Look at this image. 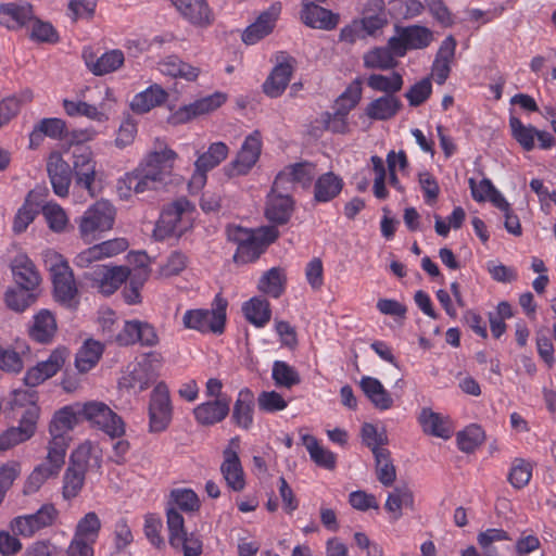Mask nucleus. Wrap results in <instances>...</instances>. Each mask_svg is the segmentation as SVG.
Masks as SVG:
<instances>
[{
  "mask_svg": "<svg viewBox=\"0 0 556 556\" xmlns=\"http://www.w3.org/2000/svg\"><path fill=\"white\" fill-rule=\"evenodd\" d=\"M31 18L33 10L28 3H7L0 7V24L9 29L20 28Z\"/></svg>",
  "mask_w": 556,
  "mask_h": 556,
  "instance_id": "72a5a7b5",
  "label": "nucleus"
},
{
  "mask_svg": "<svg viewBox=\"0 0 556 556\" xmlns=\"http://www.w3.org/2000/svg\"><path fill=\"white\" fill-rule=\"evenodd\" d=\"M167 527L169 531V544L177 548L182 536L186 535L187 532L185 530L184 517L175 507H169L167 509Z\"/></svg>",
  "mask_w": 556,
  "mask_h": 556,
  "instance_id": "0e129e2a",
  "label": "nucleus"
},
{
  "mask_svg": "<svg viewBox=\"0 0 556 556\" xmlns=\"http://www.w3.org/2000/svg\"><path fill=\"white\" fill-rule=\"evenodd\" d=\"M225 101L226 94L222 92H215L178 109L170 116V122L173 124L187 123L197 116L208 114L217 110L225 103Z\"/></svg>",
  "mask_w": 556,
  "mask_h": 556,
  "instance_id": "aec40b11",
  "label": "nucleus"
},
{
  "mask_svg": "<svg viewBox=\"0 0 556 556\" xmlns=\"http://www.w3.org/2000/svg\"><path fill=\"white\" fill-rule=\"evenodd\" d=\"M116 98L110 87H85L78 93L77 100L63 101V108L70 116H86L87 118L104 123L113 110Z\"/></svg>",
  "mask_w": 556,
  "mask_h": 556,
  "instance_id": "f03ea898",
  "label": "nucleus"
},
{
  "mask_svg": "<svg viewBox=\"0 0 556 556\" xmlns=\"http://www.w3.org/2000/svg\"><path fill=\"white\" fill-rule=\"evenodd\" d=\"M227 238L237 245L233 260L249 263L260 257L265 248L278 238V230L273 226L248 229L231 225L227 228Z\"/></svg>",
  "mask_w": 556,
  "mask_h": 556,
  "instance_id": "7ed1b4c3",
  "label": "nucleus"
},
{
  "mask_svg": "<svg viewBox=\"0 0 556 556\" xmlns=\"http://www.w3.org/2000/svg\"><path fill=\"white\" fill-rule=\"evenodd\" d=\"M67 355L66 349H55L46 361L39 362L26 371L25 384L34 388L53 377L63 367Z\"/></svg>",
  "mask_w": 556,
  "mask_h": 556,
  "instance_id": "a211bd4d",
  "label": "nucleus"
},
{
  "mask_svg": "<svg viewBox=\"0 0 556 556\" xmlns=\"http://www.w3.org/2000/svg\"><path fill=\"white\" fill-rule=\"evenodd\" d=\"M302 443L306 447L312 460L326 469H333L336 467V455L321 446L318 440L311 434L302 435Z\"/></svg>",
  "mask_w": 556,
  "mask_h": 556,
  "instance_id": "37998d69",
  "label": "nucleus"
},
{
  "mask_svg": "<svg viewBox=\"0 0 556 556\" xmlns=\"http://www.w3.org/2000/svg\"><path fill=\"white\" fill-rule=\"evenodd\" d=\"M11 269L17 286L36 289L40 276L26 254L18 253L11 262Z\"/></svg>",
  "mask_w": 556,
  "mask_h": 556,
  "instance_id": "c85d7f7f",
  "label": "nucleus"
},
{
  "mask_svg": "<svg viewBox=\"0 0 556 556\" xmlns=\"http://www.w3.org/2000/svg\"><path fill=\"white\" fill-rule=\"evenodd\" d=\"M292 72L291 60L279 62L265 80L263 85L264 92L271 98L279 97L287 88Z\"/></svg>",
  "mask_w": 556,
  "mask_h": 556,
  "instance_id": "7c9ffc66",
  "label": "nucleus"
},
{
  "mask_svg": "<svg viewBox=\"0 0 556 556\" xmlns=\"http://www.w3.org/2000/svg\"><path fill=\"white\" fill-rule=\"evenodd\" d=\"M172 504L176 509L194 511L200 507L198 495L190 489H176L170 493Z\"/></svg>",
  "mask_w": 556,
  "mask_h": 556,
  "instance_id": "69168bd1",
  "label": "nucleus"
},
{
  "mask_svg": "<svg viewBox=\"0 0 556 556\" xmlns=\"http://www.w3.org/2000/svg\"><path fill=\"white\" fill-rule=\"evenodd\" d=\"M418 421L425 433L442 439H448L453 433L452 424L448 418L434 413L430 408H424L420 412Z\"/></svg>",
  "mask_w": 556,
  "mask_h": 556,
  "instance_id": "2f4dec72",
  "label": "nucleus"
},
{
  "mask_svg": "<svg viewBox=\"0 0 556 556\" xmlns=\"http://www.w3.org/2000/svg\"><path fill=\"white\" fill-rule=\"evenodd\" d=\"M254 395L249 389H242L238 393L232 409V420L241 429L248 430L253 425Z\"/></svg>",
  "mask_w": 556,
  "mask_h": 556,
  "instance_id": "473e14b6",
  "label": "nucleus"
},
{
  "mask_svg": "<svg viewBox=\"0 0 556 556\" xmlns=\"http://www.w3.org/2000/svg\"><path fill=\"white\" fill-rule=\"evenodd\" d=\"M283 190H275L273 186L266 204V217L277 224H285L289 220L293 211V201Z\"/></svg>",
  "mask_w": 556,
  "mask_h": 556,
  "instance_id": "b1692460",
  "label": "nucleus"
},
{
  "mask_svg": "<svg viewBox=\"0 0 556 556\" xmlns=\"http://www.w3.org/2000/svg\"><path fill=\"white\" fill-rule=\"evenodd\" d=\"M240 439L235 437L230 439L227 447L223 452L224 460L220 465V472L229 489L240 492L245 486L243 468L238 455Z\"/></svg>",
  "mask_w": 556,
  "mask_h": 556,
  "instance_id": "2eb2a0df",
  "label": "nucleus"
},
{
  "mask_svg": "<svg viewBox=\"0 0 556 556\" xmlns=\"http://www.w3.org/2000/svg\"><path fill=\"white\" fill-rule=\"evenodd\" d=\"M510 540L508 533L503 529L490 528L477 535V543L482 556H501L495 543Z\"/></svg>",
  "mask_w": 556,
  "mask_h": 556,
  "instance_id": "8fccbe9b",
  "label": "nucleus"
},
{
  "mask_svg": "<svg viewBox=\"0 0 556 556\" xmlns=\"http://www.w3.org/2000/svg\"><path fill=\"white\" fill-rule=\"evenodd\" d=\"M261 151V134L255 130L244 139L236 159L224 167L225 174L229 177L247 175L258 161Z\"/></svg>",
  "mask_w": 556,
  "mask_h": 556,
  "instance_id": "ddd939ff",
  "label": "nucleus"
},
{
  "mask_svg": "<svg viewBox=\"0 0 556 556\" xmlns=\"http://www.w3.org/2000/svg\"><path fill=\"white\" fill-rule=\"evenodd\" d=\"M68 467L79 470L83 473H86L90 468H99L100 455L97 446L89 441L81 443L73 451Z\"/></svg>",
  "mask_w": 556,
  "mask_h": 556,
  "instance_id": "c9c22d12",
  "label": "nucleus"
},
{
  "mask_svg": "<svg viewBox=\"0 0 556 556\" xmlns=\"http://www.w3.org/2000/svg\"><path fill=\"white\" fill-rule=\"evenodd\" d=\"M31 195L33 191L29 192L25 203L18 208L14 217L13 231L15 233L25 231L38 214L37 205L30 201Z\"/></svg>",
  "mask_w": 556,
  "mask_h": 556,
  "instance_id": "680f3d73",
  "label": "nucleus"
},
{
  "mask_svg": "<svg viewBox=\"0 0 556 556\" xmlns=\"http://www.w3.org/2000/svg\"><path fill=\"white\" fill-rule=\"evenodd\" d=\"M45 257L52 273L56 300L66 306H75L77 288L68 263L60 253L52 250L47 251Z\"/></svg>",
  "mask_w": 556,
  "mask_h": 556,
  "instance_id": "0eeeda50",
  "label": "nucleus"
},
{
  "mask_svg": "<svg viewBox=\"0 0 556 556\" xmlns=\"http://www.w3.org/2000/svg\"><path fill=\"white\" fill-rule=\"evenodd\" d=\"M80 405V417L91 428L102 431L111 439H119L125 434L126 425L123 418L104 402L88 401Z\"/></svg>",
  "mask_w": 556,
  "mask_h": 556,
  "instance_id": "423d86ee",
  "label": "nucleus"
},
{
  "mask_svg": "<svg viewBox=\"0 0 556 556\" xmlns=\"http://www.w3.org/2000/svg\"><path fill=\"white\" fill-rule=\"evenodd\" d=\"M128 276L127 268L122 266L109 267L106 265H96L90 273L86 274V278L92 280L93 286L105 295L114 293Z\"/></svg>",
  "mask_w": 556,
  "mask_h": 556,
  "instance_id": "6ab92c4d",
  "label": "nucleus"
},
{
  "mask_svg": "<svg viewBox=\"0 0 556 556\" xmlns=\"http://www.w3.org/2000/svg\"><path fill=\"white\" fill-rule=\"evenodd\" d=\"M278 15L279 9L275 7L261 13L257 20L243 31L242 40L247 45H254L270 34L275 27Z\"/></svg>",
  "mask_w": 556,
  "mask_h": 556,
  "instance_id": "bb28decb",
  "label": "nucleus"
},
{
  "mask_svg": "<svg viewBox=\"0 0 556 556\" xmlns=\"http://www.w3.org/2000/svg\"><path fill=\"white\" fill-rule=\"evenodd\" d=\"M395 54L390 49L374 48L366 52L363 56L364 66L370 70H390L396 65Z\"/></svg>",
  "mask_w": 556,
  "mask_h": 556,
  "instance_id": "de8ad7c7",
  "label": "nucleus"
},
{
  "mask_svg": "<svg viewBox=\"0 0 556 556\" xmlns=\"http://www.w3.org/2000/svg\"><path fill=\"white\" fill-rule=\"evenodd\" d=\"M66 448L67 441L65 437L51 435L48 454L43 463H47L48 467L59 473L65 462Z\"/></svg>",
  "mask_w": 556,
  "mask_h": 556,
  "instance_id": "6e6d98bb",
  "label": "nucleus"
},
{
  "mask_svg": "<svg viewBox=\"0 0 556 556\" xmlns=\"http://www.w3.org/2000/svg\"><path fill=\"white\" fill-rule=\"evenodd\" d=\"M509 127L513 138L526 151H532L534 149L535 138L538 139L541 149H551L555 144V139L548 131L539 130L532 125H525L515 116H510Z\"/></svg>",
  "mask_w": 556,
  "mask_h": 556,
  "instance_id": "f3484780",
  "label": "nucleus"
},
{
  "mask_svg": "<svg viewBox=\"0 0 556 556\" xmlns=\"http://www.w3.org/2000/svg\"><path fill=\"white\" fill-rule=\"evenodd\" d=\"M188 265V256L180 252L174 251L169 254L166 262L159 269V277L169 278L179 275Z\"/></svg>",
  "mask_w": 556,
  "mask_h": 556,
  "instance_id": "338daca9",
  "label": "nucleus"
},
{
  "mask_svg": "<svg viewBox=\"0 0 556 556\" xmlns=\"http://www.w3.org/2000/svg\"><path fill=\"white\" fill-rule=\"evenodd\" d=\"M374 456L378 480L386 486L392 485L396 478V471L390 459L389 451L376 452Z\"/></svg>",
  "mask_w": 556,
  "mask_h": 556,
  "instance_id": "052dcab7",
  "label": "nucleus"
},
{
  "mask_svg": "<svg viewBox=\"0 0 556 556\" xmlns=\"http://www.w3.org/2000/svg\"><path fill=\"white\" fill-rule=\"evenodd\" d=\"M159 71L170 77H180L193 81L200 74V68L182 62L176 55H169L159 63Z\"/></svg>",
  "mask_w": 556,
  "mask_h": 556,
  "instance_id": "58836bf2",
  "label": "nucleus"
},
{
  "mask_svg": "<svg viewBox=\"0 0 556 556\" xmlns=\"http://www.w3.org/2000/svg\"><path fill=\"white\" fill-rule=\"evenodd\" d=\"M271 378L277 387L286 389H291L301 382L298 370L283 361L274 362Z\"/></svg>",
  "mask_w": 556,
  "mask_h": 556,
  "instance_id": "5fc2aeb1",
  "label": "nucleus"
},
{
  "mask_svg": "<svg viewBox=\"0 0 556 556\" xmlns=\"http://www.w3.org/2000/svg\"><path fill=\"white\" fill-rule=\"evenodd\" d=\"M531 477V465L523 459H515L508 475L510 484L516 489H521L529 483Z\"/></svg>",
  "mask_w": 556,
  "mask_h": 556,
  "instance_id": "774afa93",
  "label": "nucleus"
},
{
  "mask_svg": "<svg viewBox=\"0 0 556 556\" xmlns=\"http://www.w3.org/2000/svg\"><path fill=\"white\" fill-rule=\"evenodd\" d=\"M245 319L256 328H264L271 318L270 304L266 299L254 296L242 305Z\"/></svg>",
  "mask_w": 556,
  "mask_h": 556,
  "instance_id": "f704fd0d",
  "label": "nucleus"
},
{
  "mask_svg": "<svg viewBox=\"0 0 556 556\" xmlns=\"http://www.w3.org/2000/svg\"><path fill=\"white\" fill-rule=\"evenodd\" d=\"M103 353V345L94 340H87L76 354V368L87 372L93 368Z\"/></svg>",
  "mask_w": 556,
  "mask_h": 556,
  "instance_id": "c03bdc74",
  "label": "nucleus"
},
{
  "mask_svg": "<svg viewBox=\"0 0 556 556\" xmlns=\"http://www.w3.org/2000/svg\"><path fill=\"white\" fill-rule=\"evenodd\" d=\"M315 176L312 163H298L286 166L275 179V190L293 191L298 186L308 188Z\"/></svg>",
  "mask_w": 556,
  "mask_h": 556,
  "instance_id": "dca6fc26",
  "label": "nucleus"
},
{
  "mask_svg": "<svg viewBox=\"0 0 556 556\" xmlns=\"http://www.w3.org/2000/svg\"><path fill=\"white\" fill-rule=\"evenodd\" d=\"M83 59L87 68L96 76L117 71L125 61L124 53L118 49L110 50L101 56H97L90 48L84 49Z\"/></svg>",
  "mask_w": 556,
  "mask_h": 556,
  "instance_id": "412c9836",
  "label": "nucleus"
},
{
  "mask_svg": "<svg viewBox=\"0 0 556 556\" xmlns=\"http://www.w3.org/2000/svg\"><path fill=\"white\" fill-rule=\"evenodd\" d=\"M155 379V372L148 359L137 363L127 377L124 378L128 388L143 391Z\"/></svg>",
  "mask_w": 556,
  "mask_h": 556,
  "instance_id": "a18cd8bd",
  "label": "nucleus"
},
{
  "mask_svg": "<svg viewBox=\"0 0 556 556\" xmlns=\"http://www.w3.org/2000/svg\"><path fill=\"white\" fill-rule=\"evenodd\" d=\"M401 108L402 103L399 98L386 94L368 103L366 114L371 119L387 121L395 116Z\"/></svg>",
  "mask_w": 556,
  "mask_h": 556,
  "instance_id": "4c0bfd02",
  "label": "nucleus"
},
{
  "mask_svg": "<svg viewBox=\"0 0 556 556\" xmlns=\"http://www.w3.org/2000/svg\"><path fill=\"white\" fill-rule=\"evenodd\" d=\"M115 217L116 208L110 201H96L77 219L79 238L87 244L99 240L113 228Z\"/></svg>",
  "mask_w": 556,
  "mask_h": 556,
  "instance_id": "20e7f679",
  "label": "nucleus"
},
{
  "mask_svg": "<svg viewBox=\"0 0 556 556\" xmlns=\"http://www.w3.org/2000/svg\"><path fill=\"white\" fill-rule=\"evenodd\" d=\"M148 416L151 433L163 432L169 427L173 419V405L165 383L156 384L151 392Z\"/></svg>",
  "mask_w": 556,
  "mask_h": 556,
  "instance_id": "6e6552de",
  "label": "nucleus"
},
{
  "mask_svg": "<svg viewBox=\"0 0 556 556\" xmlns=\"http://www.w3.org/2000/svg\"><path fill=\"white\" fill-rule=\"evenodd\" d=\"M484 440V432L481 427L470 425L457 434L459 450L466 453L475 451Z\"/></svg>",
  "mask_w": 556,
  "mask_h": 556,
  "instance_id": "e2e57ef3",
  "label": "nucleus"
},
{
  "mask_svg": "<svg viewBox=\"0 0 556 556\" xmlns=\"http://www.w3.org/2000/svg\"><path fill=\"white\" fill-rule=\"evenodd\" d=\"M362 98V80L356 78L337 100L338 113L341 118L356 106Z\"/></svg>",
  "mask_w": 556,
  "mask_h": 556,
  "instance_id": "13d9d810",
  "label": "nucleus"
},
{
  "mask_svg": "<svg viewBox=\"0 0 556 556\" xmlns=\"http://www.w3.org/2000/svg\"><path fill=\"white\" fill-rule=\"evenodd\" d=\"M47 170L53 192L60 198L67 197L72 181V170L60 153L54 152L50 154Z\"/></svg>",
  "mask_w": 556,
  "mask_h": 556,
  "instance_id": "4be33fe9",
  "label": "nucleus"
},
{
  "mask_svg": "<svg viewBox=\"0 0 556 556\" xmlns=\"http://www.w3.org/2000/svg\"><path fill=\"white\" fill-rule=\"evenodd\" d=\"M384 507L392 515L393 520L400 519L403 508L413 509L414 507L413 492L408 488H395L388 495Z\"/></svg>",
  "mask_w": 556,
  "mask_h": 556,
  "instance_id": "49530a36",
  "label": "nucleus"
},
{
  "mask_svg": "<svg viewBox=\"0 0 556 556\" xmlns=\"http://www.w3.org/2000/svg\"><path fill=\"white\" fill-rule=\"evenodd\" d=\"M177 157V153L165 141L155 139L137 168L118 179L119 195L128 199L131 192L139 194L163 189L172 182Z\"/></svg>",
  "mask_w": 556,
  "mask_h": 556,
  "instance_id": "f257e3e1",
  "label": "nucleus"
},
{
  "mask_svg": "<svg viewBox=\"0 0 556 556\" xmlns=\"http://www.w3.org/2000/svg\"><path fill=\"white\" fill-rule=\"evenodd\" d=\"M80 403H76L56 410L49 425L50 435L65 437L68 431L73 430L80 417Z\"/></svg>",
  "mask_w": 556,
  "mask_h": 556,
  "instance_id": "c756f323",
  "label": "nucleus"
},
{
  "mask_svg": "<svg viewBox=\"0 0 556 556\" xmlns=\"http://www.w3.org/2000/svg\"><path fill=\"white\" fill-rule=\"evenodd\" d=\"M36 289L16 286L5 292L7 305L16 312H23L36 301Z\"/></svg>",
  "mask_w": 556,
  "mask_h": 556,
  "instance_id": "864d4df0",
  "label": "nucleus"
},
{
  "mask_svg": "<svg viewBox=\"0 0 556 556\" xmlns=\"http://www.w3.org/2000/svg\"><path fill=\"white\" fill-rule=\"evenodd\" d=\"M180 15L191 24L206 27L213 22V14L205 0H170Z\"/></svg>",
  "mask_w": 556,
  "mask_h": 556,
  "instance_id": "5701e85b",
  "label": "nucleus"
},
{
  "mask_svg": "<svg viewBox=\"0 0 556 556\" xmlns=\"http://www.w3.org/2000/svg\"><path fill=\"white\" fill-rule=\"evenodd\" d=\"M101 529V521L93 511L87 513L76 525L74 535L97 542Z\"/></svg>",
  "mask_w": 556,
  "mask_h": 556,
  "instance_id": "bf43d9fd",
  "label": "nucleus"
},
{
  "mask_svg": "<svg viewBox=\"0 0 556 556\" xmlns=\"http://www.w3.org/2000/svg\"><path fill=\"white\" fill-rule=\"evenodd\" d=\"M342 179L332 172L321 175L315 182L314 195L318 202H328L334 199L342 190Z\"/></svg>",
  "mask_w": 556,
  "mask_h": 556,
  "instance_id": "79ce46f5",
  "label": "nucleus"
},
{
  "mask_svg": "<svg viewBox=\"0 0 556 556\" xmlns=\"http://www.w3.org/2000/svg\"><path fill=\"white\" fill-rule=\"evenodd\" d=\"M229 413V400L217 399L199 404L193 409L195 420L202 426H212L223 421Z\"/></svg>",
  "mask_w": 556,
  "mask_h": 556,
  "instance_id": "a878e982",
  "label": "nucleus"
},
{
  "mask_svg": "<svg viewBox=\"0 0 556 556\" xmlns=\"http://www.w3.org/2000/svg\"><path fill=\"white\" fill-rule=\"evenodd\" d=\"M59 517L56 507L47 503L36 513L22 515L13 518L10 522V529L15 535L31 538L38 531L51 527Z\"/></svg>",
  "mask_w": 556,
  "mask_h": 556,
  "instance_id": "1a4fd4ad",
  "label": "nucleus"
},
{
  "mask_svg": "<svg viewBox=\"0 0 556 556\" xmlns=\"http://www.w3.org/2000/svg\"><path fill=\"white\" fill-rule=\"evenodd\" d=\"M229 154V148L225 142L217 141L210 144L207 150L198 155L194 162V172L189 181L192 192L200 191L206 184L207 173L224 162Z\"/></svg>",
  "mask_w": 556,
  "mask_h": 556,
  "instance_id": "9d476101",
  "label": "nucleus"
},
{
  "mask_svg": "<svg viewBox=\"0 0 556 556\" xmlns=\"http://www.w3.org/2000/svg\"><path fill=\"white\" fill-rule=\"evenodd\" d=\"M359 388L377 409L388 410L394 405L392 395L377 378L362 377Z\"/></svg>",
  "mask_w": 556,
  "mask_h": 556,
  "instance_id": "cd10ccee",
  "label": "nucleus"
},
{
  "mask_svg": "<svg viewBox=\"0 0 556 556\" xmlns=\"http://www.w3.org/2000/svg\"><path fill=\"white\" fill-rule=\"evenodd\" d=\"M226 303L219 301L213 309H189L182 316L187 329L200 332L222 333L226 319Z\"/></svg>",
  "mask_w": 556,
  "mask_h": 556,
  "instance_id": "9b49d317",
  "label": "nucleus"
},
{
  "mask_svg": "<svg viewBox=\"0 0 556 556\" xmlns=\"http://www.w3.org/2000/svg\"><path fill=\"white\" fill-rule=\"evenodd\" d=\"M286 276L280 268H270L258 281V290L274 299L279 298L285 291Z\"/></svg>",
  "mask_w": 556,
  "mask_h": 556,
  "instance_id": "09e8293b",
  "label": "nucleus"
},
{
  "mask_svg": "<svg viewBox=\"0 0 556 556\" xmlns=\"http://www.w3.org/2000/svg\"><path fill=\"white\" fill-rule=\"evenodd\" d=\"M194 206L186 198H179L164 206L155 232L160 238L180 237L193 226Z\"/></svg>",
  "mask_w": 556,
  "mask_h": 556,
  "instance_id": "39448f33",
  "label": "nucleus"
},
{
  "mask_svg": "<svg viewBox=\"0 0 556 556\" xmlns=\"http://www.w3.org/2000/svg\"><path fill=\"white\" fill-rule=\"evenodd\" d=\"M301 18L307 26L318 29H332L339 22L338 15L315 4L314 0L303 1Z\"/></svg>",
  "mask_w": 556,
  "mask_h": 556,
  "instance_id": "393cba45",
  "label": "nucleus"
},
{
  "mask_svg": "<svg viewBox=\"0 0 556 556\" xmlns=\"http://www.w3.org/2000/svg\"><path fill=\"white\" fill-rule=\"evenodd\" d=\"M48 228L54 233H64L70 227V217L66 211L55 202H48L41 208Z\"/></svg>",
  "mask_w": 556,
  "mask_h": 556,
  "instance_id": "a19ab883",
  "label": "nucleus"
},
{
  "mask_svg": "<svg viewBox=\"0 0 556 556\" xmlns=\"http://www.w3.org/2000/svg\"><path fill=\"white\" fill-rule=\"evenodd\" d=\"M39 414L40 409L38 406L25 409L18 420V425L8 428L0 434V451H9L30 440L37 431Z\"/></svg>",
  "mask_w": 556,
  "mask_h": 556,
  "instance_id": "f8f14e48",
  "label": "nucleus"
},
{
  "mask_svg": "<svg viewBox=\"0 0 556 556\" xmlns=\"http://www.w3.org/2000/svg\"><path fill=\"white\" fill-rule=\"evenodd\" d=\"M433 41V33L420 25L404 27L397 36L389 39V47L396 56L405 55L407 50L427 48Z\"/></svg>",
  "mask_w": 556,
  "mask_h": 556,
  "instance_id": "4468645a",
  "label": "nucleus"
},
{
  "mask_svg": "<svg viewBox=\"0 0 556 556\" xmlns=\"http://www.w3.org/2000/svg\"><path fill=\"white\" fill-rule=\"evenodd\" d=\"M58 475V472L48 467L47 463L37 465L26 478L23 486V493L25 495L37 493L49 479L54 478Z\"/></svg>",
  "mask_w": 556,
  "mask_h": 556,
  "instance_id": "3c124183",
  "label": "nucleus"
},
{
  "mask_svg": "<svg viewBox=\"0 0 556 556\" xmlns=\"http://www.w3.org/2000/svg\"><path fill=\"white\" fill-rule=\"evenodd\" d=\"M85 476L79 470L67 467L63 476L62 496L66 501H71L78 496L84 484Z\"/></svg>",
  "mask_w": 556,
  "mask_h": 556,
  "instance_id": "4d7b16f0",
  "label": "nucleus"
},
{
  "mask_svg": "<svg viewBox=\"0 0 556 556\" xmlns=\"http://www.w3.org/2000/svg\"><path fill=\"white\" fill-rule=\"evenodd\" d=\"M56 331V321L52 313L41 309L34 316V324L29 330L30 337L40 343L49 342Z\"/></svg>",
  "mask_w": 556,
  "mask_h": 556,
  "instance_id": "ea45409f",
  "label": "nucleus"
},
{
  "mask_svg": "<svg viewBox=\"0 0 556 556\" xmlns=\"http://www.w3.org/2000/svg\"><path fill=\"white\" fill-rule=\"evenodd\" d=\"M367 85L375 91L394 96L403 87V78L399 73L390 75L372 74L367 78Z\"/></svg>",
  "mask_w": 556,
  "mask_h": 556,
  "instance_id": "603ef678",
  "label": "nucleus"
},
{
  "mask_svg": "<svg viewBox=\"0 0 556 556\" xmlns=\"http://www.w3.org/2000/svg\"><path fill=\"white\" fill-rule=\"evenodd\" d=\"M167 99V92L159 85H152L137 93L130 102V108L136 113H147L161 105Z\"/></svg>",
  "mask_w": 556,
  "mask_h": 556,
  "instance_id": "e433bc0d",
  "label": "nucleus"
}]
</instances>
